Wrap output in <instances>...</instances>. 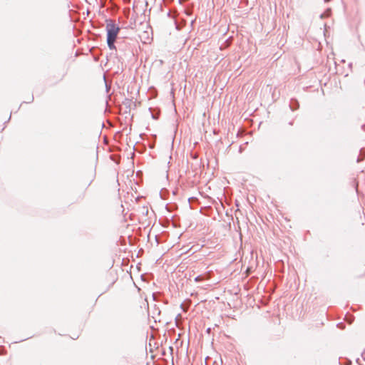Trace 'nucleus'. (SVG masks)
I'll return each instance as SVG.
<instances>
[{"label":"nucleus","mask_w":365,"mask_h":365,"mask_svg":"<svg viewBox=\"0 0 365 365\" xmlns=\"http://www.w3.org/2000/svg\"><path fill=\"white\" fill-rule=\"evenodd\" d=\"M128 327V320L121 310L119 311L118 319V333L119 339H123Z\"/></svg>","instance_id":"nucleus-1"},{"label":"nucleus","mask_w":365,"mask_h":365,"mask_svg":"<svg viewBox=\"0 0 365 365\" xmlns=\"http://www.w3.org/2000/svg\"><path fill=\"white\" fill-rule=\"evenodd\" d=\"M140 39L143 41V43H147L150 40L149 36V34L148 31H144L142 34H140Z\"/></svg>","instance_id":"nucleus-3"},{"label":"nucleus","mask_w":365,"mask_h":365,"mask_svg":"<svg viewBox=\"0 0 365 365\" xmlns=\"http://www.w3.org/2000/svg\"><path fill=\"white\" fill-rule=\"evenodd\" d=\"M119 28H115V40L119 38V37L118 36V32H119Z\"/></svg>","instance_id":"nucleus-5"},{"label":"nucleus","mask_w":365,"mask_h":365,"mask_svg":"<svg viewBox=\"0 0 365 365\" xmlns=\"http://www.w3.org/2000/svg\"><path fill=\"white\" fill-rule=\"evenodd\" d=\"M118 365H129V362L127 359L120 357L118 361Z\"/></svg>","instance_id":"nucleus-4"},{"label":"nucleus","mask_w":365,"mask_h":365,"mask_svg":"<svg viewBox=\"0 0 365 365\" xmlns=\"http://www.w3.org/2000/svg\"><path fill=\"white\" fill-rule=\"evenodd\" d=\"M108 33H107V43L109 48L111 49L114 46V25L108 24Z\"/></svg>","instance_id":"nucleus-2"},{"label":"nucleus","mask_w":365,"mask_h":365,"mask_svg":"<svg viewBox=\"0 0 365 365\" xmlns=\"http://www.w3.org/2000/svg\"><path fill=\"white\" fill-rule=\"evenodd\" d=\"M202 280V278L200 277V276H198L195 279V282H199V281H201Z\"/></svg>","instance_id":"nucleus-6"}]
</instances>
